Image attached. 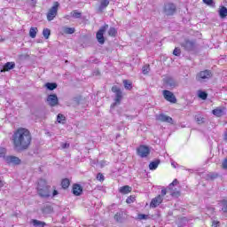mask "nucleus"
<instances>
[{
  "mask_svg": "<svg viewBox=\"0 0 227 227\" xmlns=\"http://www.w3.org/2000/svg\"><path fill=\"white\" fill-rule=\"evenodd\" d=\"M31 132L26 128L18 129L12 135V144L18 152L27 150L31 145Z\"/></svg>",
  "mask_w": 227,
  "mask_h": 227,
  "instance_id": "f257e3e1",
  "label": "nucleus"
},
{
  "mask_svg": "<svg viewBox=\"0 0 227 227\" xmlns=\"http://www.w3.org/2000/svg\"><path fill=\"white\" fill-rule=\"evenodd\" d=\"M37 193L41 198H50L51 186L47 185L45 179H39L37 182Z\"/></svg>",
  "mask_w": 227,
  "mask_h": 227,
  "instance_id": "f03ea898",
  "label": "nucleus"
},
{
  "mask_svg": "<svg viewBox=\"0 0 227 227\" xmlns=\"http://www.w3.org/2000/svg\"><path fill=\"white\" fill-rule=\"evenodd\" d=\"M59 9V3L54 2L53 6L48 10V12L46 14L47 20L49 22L52 21L53 19H56V17L58 16Z\"/></svg>",
  "mask_w": 227,
  "mask_h": 227,
  "instance_id": "7ed1b4c3",
  "label": "nucleus"
},
{
  "mask_svg": "<svg viewBox=\"0 0 227 227\" xmlns=\"http://www.w3.org/2000/svg\"><path fill=\"white\" fill-rule=\"evenodd\" d=\"M166 194H168V190L162 189L160 195H158L157 197H155L154 199L152 200L150 207L156 208V207H159V205H160V203H162V201L164 200L163 198H164V196H166Z\"/></svg>",
  "mask_w": 227,
  "mask_h": 227,
  "instance_id": "20e7f679",
  "label": "nucleus"
},
{
  "mask_svg": "<svg viewBox=\"0 0 227 227\" xmlns=\"http://www.w3.org/2000/svg\"><path fill=\"white\" fill-rule=\"evenodd\" d=\"M112 91L116 95L115 102L111 106V108L113 109V107H114L115 106H117V104H120V102H121V90L117 86H114L112 88Z\"/></svg>",
  "mask_w": 227,
  "mask_h": 227,
  "instance_id": "39448f33",
  "label": "nucleus"
},
{
  "mask_svg": "<svg viewBox=\"0 0 227 227\" xmlns=\"http://www.w3.org/2000/svg\"><path fill=\"white\" fill-rule=\"evenodd\" d=\"M107 27H109V25H105L98 31L96 36L98 43L102 44L104 43V42H106V40L104 39V33H106Z\"/></svg>",
  "mask_w": 227,
  "mask_h": 227,
  "instance_id": "423d86ee",
  "label": "nucleus"
},
{
  "mask_svg": "<svg viewBox=\"0 0 227 227\" xmlns=\"http://www.w3.org/2000/svg\"><path fill=\"white\" fill-rule=\"evenodd\" d=\"M137 152L138 155L142 158L148 157L150 155V148L146 145H140L137 149Z\"/></svg>",
  "mask_w": 227,
  "mask_h": 227,
  "instance_id": "0eeeda50",
  "label": "nucleus"
},
{
  "mask_svg": "<svg viewBox=\"0 0 227 227\" xmlns=\"http://www.w3.org/2000/svg\"><path fill=\"white\" fill-rule=\"evenodd\" d=\"M163 97L165 99L168 100V102H171L172 104H176V98L175 97V94L169 90H163Z\"/></svg>",
  "mask_w": 227,
  "mask_h": 227,
  "instance_id": "6e6552de",
  "label": "nucleus"
},
{
  "mask_svg": "<svg viewBox=\"0 0 227 227\" xmlns=\"http://www.w3.org/2000/svg\"><path fill=\"white\" fill-rule=\"evenodd\" d=\"M4 160L7 164H12L13 166L20 164V159L16 156H6Z\"/></svg>",
  "mask_w": 227,
  "mask_h": 227,
  "instance_id": "1a4fd4ad",
  "label": "nucleus"
},
{
  "mask_svg": "<svg viewBox=\"0 0 227 227\" xmlns=\"http://www.w3.org/2000/svg\"><path fill=\"white\" fill-rule=\"evenodd\" d=\"M156 120L158 121H163L166 123H173V118L164 114H160L156 115Z\"/></svg>",
  "mask_w": 227,
  "mask_h": 227,
  "instance_id": "9d476101",
  "label": "nucleus"
},
{
  "mask_svg": "<svg viewBox=\"0 0 227 227\" xmlns=\"http://www.w3.org/2000/svg\"><path fill=\"white\" fill-rule=\"evenodd\" d=\"M47 102L49 106L51 107H54L55 106H58L59 100H58V96L56 94H51L47 98Z\"/></svg>",
  "mask_w": 227,
  "mask_h": 227,
  "instance_id": "9b49d317",
  "label": "nucleus"
},
{
  "mask_svg": "<svg viewBox=\"0 0 227 227\" xmlns=\"http://www.w3.org/2000/svg\"><path fill=\"white\" fill-rule=\"evenodd\" d=\"M212 114H214V116H216L217 118H221V116H224V114H226V108L216 107L212 111Z\"/></svg>",
  "mask_w": 227,
  "mask_h": 227,
  "instance_id": "f8f14e48",
  "label": "nucleus"
},
{
  "mask_svg": "<svg viewBox=\"0 0 227 227\" xmlns=\"http://www.w3.org/2000/svg\"><path fill=\"white\" fill-rule=\"evenodd\" d=\"M176 10V6L174 4H167L165 5L166 15H173Z\"/></svg>",
  "mask_w": 227,
  "mask_h": 227,
  "instance_id": "ddd939ff",
  "label": "nucleus"
},
{
  "mask_svg": "<svg viewBox=\"0 0 227 227\" xmlns=\"http://www.w3.org/2000/svg\"><path fill=\"white\" fill-rule=\"evenodd\" d=\"M210 77H212V73H210V71H208V70L201 71L198 74L199 80L200 79H210Z\"/></svg>",
  "mask_w": 227,
  "mask_h": 227,
  "instance_id": "4468645a",
  "label": "nucleus"
},
{
  "mask_svg": "<svg viewBox=\"0 0 227 227\" xmlns=\"http://www.w3.org/2000/svg\"><path fill=\"white\" fill-rule=\"evenodd\" d=\"M13 68H15V62H7L4 65L1 72H9V70H13Z\"/></svg>",
  "mask_w": 227,
  "mask_h": 227,
  "instance_id": "2eb2a0df",
  "label": "nucleus"
},
{
  "mask_svg": "<svg viewBox=\"0 0 227 227\" xmlns=\"http://www.w3.org/2000/svg\"><path fill=\"white\" fill-rule=\"evenodd\" d=\"M73 193L74 194V196H81V194L82 193V187H81V185L79 184H74L73 186Z\"/></svg>",
  "mask_w": 227,
  "mask_h": 227,
  "instance_id": "dca6fc26",
  "label": "nucleus"
},
{
  "mask_svg": "<svg viewBox=\"0 0 227 227\" xmlns=\"http://www.w3.org/2000/svg\"><path fill=\"white\" fill-rule=\"evenodd\" d=\"M186 51H193L194 50V42L192 41H185L183 44Z\"/></svg>",
  "mask_w": 227,
  "mask_h": 227,
  "instance_id": "f3484780",
  "label": "nucleus"
},
{
  "mask_svg": "<svg viewBox=\"0 0 227 227\" xmlns=\"http://www.w3.org/2000/svg\"><path fill=\"white\" fill-rule=\"evenodd\" d=\"M159 164H160V160H156L154 161H152L150 164H149V169L151 171H155V169H157V168H159Z\"/></svg>",
  "mask_w": 227,
  "mask_h": 227,
  "instance_id": "a211bd4d",
  "label": "nucleus"
},
{
  "mask_svg": "<svg viewBox=\"0 0 227 227\" xmlns=\"http://www.w3.org/2000/svg\"><path fill=\"white\" fill-rule=\"evenodd\" d=\"M132 191V188L129 185L122 186L119 189V192L121 194H129Z\"/></svg>",
  "mask_w": 227,
  "mask_h": 227,
  "instance_id": "6ab92c4d",
  "label": "nucleus"
},
{
  "mask_svg": "<svg viewBox=\"0 0 227 227\" xmlns=\"http://www.w3.org/2000/svg\"><path fill=\"white\" fill-rule=\"evenodd\" d=\"M168 192L174 198H178V196H180V191L176 190V188L168 189Z\"/></svg>",
  "mask_w": 227,
  "mask_h": 227,
  "instance_id": "aec40b11",
  "label": "nucleus"
},
{
  "mask_svg": "<svg viewBox=\"0 0 227 227\" xmlns=\"http://www.w3.org/2000/svg\"><path fill=\"white\" fill-rule=\"evenodd\" d=\"M219 16L221 17V19H226L227 17V8L224 6H222L218 12Z\"/></svg>",
  "mask_w": 227,
  "mask_h": 227,
  "instance_id": "412c9836",
  "label": "nucleus"
},
{
  "mask_svg": "<svg viewBox=\"0 0 227 227\" xmlns=\"http://www.w3.org/2000/svg\"><path fill=\"white\" fill-rule=\"evenodd\" d=\"M38 33V27H31L29 30L30 38H36V34Z\"/></svg>",
  "mask_w": 227,
  "mask_h": 227,
  "instance_id": "4be33fe9",
  "label": "nucleus"
},
{
  "mask_svg": "<svg viewBox=\"0 0 227 227\" xmlns=\"http://www.w3.org/2000/svg\"><path fill=\"white\" fill-rule=\"evenodd\" d=\"M109 6V0H103L100 3L99 10L102 12V10H106Z\"/></svg>",
  "mask_w": 227,
  "mask_h": 227,
  "instance_id": "5701e85b",
  "label": "nucleus"
},
{
  "mask_svg": "<svg viewBox=\"0 0 227 227\" xmlns=\"http://www.w3.org/2000/svg\"><path fill=\"white\" fill-rule=\"evenodd\" d=\"M167 85L170 88H175V86H176V81H175L173 78H168Z\"/></svg>",
  "mask_w": 227,
  "mask_h": 227,
  "instance_id": "b1692460",
  "label": "nucleus"
},
{
  "mask_svg": "<svg viewBox=\"0 0 227 227\" xmlns=\"http://www.w3.org/2000/svg\"><path fill=\"white\" fill-rule=\"evenodd\" d=\"M45 88H47V90H50V91H52L53 90H56L58 88V84L47 82L45 84Z\"/></svg>",
  "mask_w": 227,
  "mask_h": 227,
  "instance_id": "393cba45",
  "label": "nucleus"
},
{
  "mask_svg": "<svg viewBox=\"0 0 227 227\" xmlns=\"http://www.w3.org/2000/svg\"><path fill=\"white\" fill-rule=\"evenodd\" d=\"M43 36L45 38V40H49V37L51 36V29L44 28L43 30Z\"/></svg>",
  "mask_w": 227,
  "mask_h": 227,
  "instance_id": "a878e982",
  "label": "nucleus"
},
{
  "mask_svg": "<svg viewBox=\"0 0 227 227\" xmlns=\"http://www.w3.org/2000/svg\"><path fill=\"white\" fill-rule=\"evenodd\" d=\"M57 121H58V123L63 124V123H65V121H67V119H66L65 115L59 114L57 116Z\"/></svg>",
  "mask_w": 227,
  "mask_h": 227,
  "instance_id": "bb28decb",
  "label": "nucleus"
},
{
  "mask_svg": "<svg viewBox=\"0 0 227 227\" xmlns=\"http://www.w3.org/2000/svg\"><path fill=\"white\" fill-rule=\"evenodd\" d=\"M219 205H220V207H222V211L223 212H227V201H226V200H223L220 201Z\"/></svg>",
  "mask_w": 227,
  "mask_h": 227,
  "instance_id": "cd10ccee",
  "label": "nucleus"
},
{
  "mask_svg": "<svg viewBox=\"0 0 227 227\" xmlns=\"http://www.w3.org/2000/svg\"><path fill=\"white\" fill-rule=\"evenodd\" d=\"M114 219L115 221H117L118 223H121V221L123 219V212H118L115 215H114Z\"/></svg>",
  "mask_w": 227,
  "mask_h": 227,
  "instance_id": "c85d7f7f",
  "label": "nucleus"
},
{
  "mask_svg": "<svg viewBox=\"0 0 227 227\" xmlns=\"http://www.w3.org/2000/svg\"><path fill=\"white\" fill-rule=\"evenodd\" d=\"M123 84L125 90H132V82H130L129 80H124Z\"/></svg>",
  "mask_w": 227,
  "mask_h": 227,
  "instance_id": "c756f323",
  "label": "nucleus"
},
{
  "mask_svg": "<svg viewBox=\"0 0 227 227\" xmlns=\"http://www.w3.org/2000/svg\"><path fill=\"white\" fill-rule=\"evenodd\" d=\"M61 185L63 189H68V187L70 186V181L68 179H64L61 182Z\"/></svg>",
  "mask_w": 227,
  "mask_h": 227,
  "instance_id": "7c9ffc66",
  "label": "nucleus"
},
{
  "mask_svg": "<svg viewBox=\"0 0 227 227\" xmlns=\"http://www.w3.org/2000/svg\"><path fill=\"white\" fill-rule=\"evenodd\" d=\"M64 32L67 35H74V33H75V28H74V27H66V28H64Z\"/></svg>",
  "mask_w": 227,
  "mask_h": 227,
  "instance_id": "2f4dec72",
  "label": "nucleus"
},
{
  "mask_svg": "<svg viewBox=\"0 0 227 227\" xmlns=\"http://www.w3.org/2000/svg\"><path fill=\"white\" fill-rule=\"evenodd\" d=\"M198 96H199V98H201L202 100H207V97H208L207 92L201 91V90L199 91Z\"/></svg>",
  "mask_w": 227,
  "mask_h": 227,
  "instance_id": "473e14b6",
  "label": "nucleus"
},
{
  "mask_svg": "<svg viewBox=\"0 0 227 227\" xmlns=\"http://www.w3.org/2000/svg\"><path fill=\"white\" fill-rule=\"evenodd\" d=\"M32 224H34L35 226H39V227L45 226V223H43V222L38 221V220H33Z\"/></svg>",
  "mask_w": 227,
  "mask_h": 227,
  "instance_id": "72a5a7b5",
  "label": "nucleus"
},
{
  "mask_svg": "<svg viewBox=\"0 0 227 227\" xmlns=\"http://www.w3.org/2000/svg\"><path fill=\"white\" fill-rule=\"evenodd\" d=\"M72 17H74V19H81L82 14L81 12H77V11H74L73 12H71Z\"/></svg>",
  "mask_w": 227,
  "mask_h": 227,
  "instance_id": "f704fd0d",
  "label": "nucleus"
},
{
  "mask_svg": "<svg viewBox=\"0 0 227 227\" xmlns=\"http://www.w3.org/2000/svg\"><path fill=\"white\" fill-rule=\"evenodd\" d=\"M108 35L109 36H116V28L110 27V29L108 30Z\"/></svg>",
  "mask_w": 227,
  "mask_h": 227,
  "instance_id": "c9c22d12",
  "label": "nucleus"
},
{
  "mask_svg": "<svg viewBox=\"0 0 227 227\" xmlns=\"http://www.w3.org/2000/svg\"><path fill=\"white\" fill-rule=\"evenodd\" d=\"M142 72L144 74H146L150 72V66L149 65H145L142 67Z\"/></svg>",
  "mask_w": 227,
  "mask_h": 227,
  "instance_id": "e433bc0d",
  "label": "nucleus"
},
{
  "mask_svg": "<svg viewBox=\"0 0 227 227\" xmlns=\"http://www.w3.org/2000/svg\"><path fill=\"white\" fill-rule=\"evenodd\" d=\"M196 121H197V123H199V125L201 124V123H205V118L198 115L196 117Z\"/></svg>",
  "mask_w": 227,
  "mask_h": 227,
  "instance_id": "4c0bfd02",
  "label": "nucleus"
},
{
  "mask_svg": "<svg viewBox=\"0 0 227 227\" xmlns=\"http://www.w3.org/2000/svg\"><path fill=\"white\" fill-rule=\"evenodd\" d=\"M178 184V180L175 179L168 187V189H175V186Z\"/></svg>",
  "mask_w": 227,
  "mask_h": 227,
  "instance_id": "58836bf2",
  "label": "nucleus"
},
{
  "mask_svg": "<svg viewBox=\"0 0 227 227\" xmlns=\"http://www.w3.org/2000/svg\"><path fill=\"white\" fill-rule=\"evenodd\" d=\"M97 180H98V182H104V175H102L101 173H98L97 175Z\"/></svg>",
  "mask_w": 227,
  "mask_h": 227,
  "instance_id": "ea45409f",
  "label": "nucleus"
},
{
  "mask_svg": "<svg viewBox=\"0 0 227 227\" xmlns=\"http://www.w3.org/2000/svg\"><path fill=\"white\" fill-rule=\"evenodd\" d=\"M136 200V198L135 197H129L127 200H126V202L130 204V203H134V201Z\"/></svg>",
  "mask_w": 227,
  "mask_h": 227,
  "instance_id": "a19ab883",
  "label": "nucleus"
},
{
  "mask_svg": "<svg viewBox=\"0 0 227 227\" xmlns=\"http://www.w3.org/2000/svg\"><path fill=\"white\" fill-rule=\"evenodd\" d=\"M180 49L179 48H175L174 51H173V54L174 56H180Z\"/></svg>",
  "mask_w": 227,
  "mask_h": 227,
  "instance_id": "79ce46f5",
  "label": "nucleus"
},
{
  "mask_svg": "<svg viewBox=\"0 0 227 227\" xmlns=\"http://www.w3.org/2000/svg\"><path fill=\"white\" fill-rule=\"evenodd\" d=\"M138 219H140V221H143V219H148V216L146 215L140 214L138 215Z\"/></svg>",
  "mask_w": 227,
  "mask_h": 227,
  "instance_id": "37998d69",
  "label": "nucleus"
},
{
  "mask_svg": "<svg viewBox=\"0 0 227 227\" xmlns=\"http://www.w3.org/2000/svg\"><path fill=\"white\" fill-rule=\"evenodd\" d=\"M203 3H205V4H207L208 6H210L211 4H213L214 0H203Z\"/></svg>",
  "mask_w": 227,
  "mask_h": 227,
  "instance_id": "c03bdc74",
  "label": "nucleus"
},
{
  "mask_svg": "<svg viewBox=\"0 0 227 227\" xmlns=\"http://www.w3.org/2000/svg\"><path fill=\"white\" fill-rule=\"evenodd\" d=\"M222 166L223 169H227V159L223 161Z\"/></svg>",
  "mask_w": 227,
  "mask_h": 227,
  "instance_id": "a18cd8bd",
  "label": "nucleus"
},
{
  "mask_svg": "<svg viewBox=\"0 0 227 227\" xmlns=\"http://www.w3.org/2000/svg\"><path fill=\"white\" fill-rule=\"evenodd\" d=\"M219 226V221H213L212 227H217Z\"/></svg>",
  "mask_w": 227,
  "mask_h": 227,
  "instance_id": "49530a36",
  "label": "nucleus"
},
{
  "mask_svg": "<svg viewBox=\"0 0 227 227\" xmlns=\"http://www.w3.org/2000/svg\"><path fill=\"white\" fill-rule=\"evenodd\" d=\"M62 148L65 149V148H68V146H70V145H68L67 143H64L61 145Z\"/></svg>",
  "mask_w": 227,
  "mask_h": 227,
  "instance_id": "de8ad7c7",
  "label": "nucleus"
},
{
  "mask_svg": "<svg viewBox=\"0 0 227 227\" xmlns=\"http://www.w3.org/2000/svg\"><path fill=\"white\" fill-rule=\"evenodd\" d=\"M58 194H59L58 190H53L52 198H54L55 196H58Z\"/></svg>",
  "mask_w": 227,
  "mask_h": 227,
  "instance_id": "09e8293b",
  "label": "nucleus"
},
{
  "mask_svg": "<svg viewBox=\"0 0 227 227\" xmlns=\"http://www.w3.org/2000/svg\"><path fill=\"white\" fill-rule=\"evenodd\" d=\"M0 157H4V152H3L2 150H0Z\"/></svg>",
  "mask_w": 227,
  "mask_h": 227,
  "instance_id": "8fccbe9b",
  "label": "nucleus"
},
{
  "mask_svg": "<svg viewBox=\"0 0 227 227\" xmlns=\"http://www.w3.org/2000/svg\"><path fill=\"white\" fill-rule=\"evenodd\" d=\"M3 185H4V182L0 178V187H3Z\"/></svg>",
  "mask_w": 227,
  "mask_h": 227,
  "instance_id": "3c124183",
  "label": "nucleus"
},
{
  "mask_svg": "<svg viewBox=\"0 0 227 227\" xmlns=\"http://www.w3.org/2000/svg\"><path fill=\"white\" fill-rule=\"evenodd\" d=\"M171 166H173V168H176V165H175V162H172Z\"/></svg>",
  "mask_w": 227,
  "mask_h": 227,
  "instance_id": "603ef678",
  "label": "nucleus"
},
{
  "mask_svg": "<svg viewBox=\"0 0 227 227\" xmlns=\"http://www.w3.org/2000/svg\"><path fill=\"white\" fill-rule=\"evenodd\" d=\"M211 178H215V176H211Z\"/></svg>",
  "mask_w": 227,
  "mask_h": 227,
  "instance_id": "864d4df0",
  "label": "nucleus"
}]
</instances>
